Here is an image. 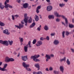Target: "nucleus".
Returning a JSON list of instances; mask_svg holds the SVG:
<instances>
[{"instance_id": "41", "label": "nucleus", "mask_w": 74, "mask_h": 74, "mask_svg": "<svg viewBox=\"0 0 74 74\" xmlns=\"http://www.w3.org/2000/svg\"><path fill=\"white\" fill-rule=\"evenodd\" d=\"M56 22H60V19L59 18H57L56 19Z\"/></svg>"}, {"instance_id": "37", "label": "nucleus", "mask_w": 74, "mask_h": 74, "mask_svg": "<svg viewBox=\"0 0 74 74\" xmlns=\"http://www.w3.org/2000/svg\"><path fill=\"white\" fill-rule=\"evenodd\" d=\"M15 60L12 58H10L9 62H14Z\"/></svg>"}, {"instance_id": "50", "label": "nucleus", "mask_w": 74, "mask_h": 74, "mask_svg": "<svg viewBox=\"0 0 74 74\" xmlns=\"http://www.w3.org/2000/svg\"><path fill=\"white\" fill-rule=\"evenodd\" d=\"M50 57H51V58H53L54 57V55L53 54H51L50 55Z\"/></svg>"}, {"instance_id": "45", "label": "nucleus", "mask_w": 74, "mask_h": 74, "mask_svg": "<svg viewBox=\"0 0 74 74\" xmlns=\"http://www.w3.org/2000/svg\"><path fill=\"white\" fill-rule=\"evenodd\" d=\"M37 74H42V72L41 71H38L37 72Z\"/></svg>"}, {"instance_id": "60", "label": "nucleus", "mask_w": 74, "mask_h": 74, "mask_svg": "<svg viewBox=\"0 0 74 74\" xmlns=\"http://www.w3.org/2000/svg\"><path fill=\"white\" fill-rule=\"evenodd\" d=\"M60 53H61L63 55H64V53H65V52H63V53L62 52H60Z\"/></svg>"}, {"instance_id": "1", "label": "nucleus", "mask_w": 74, "mask_h": 74, "mask_svg": "<svg viewBox=\"0 0 74 74\" xmlns=\"http://www.w3.org/2000/svg\"><path fill=\"white\" fill-rule=\"evenodd\" d=\"M38 57H40L39 55H35L34 56H32L31 58V59H33V60L35 62H40V60L38 59H36V58H38Z\"/></svg>"}, {"instance_id": "43", "label": "nucleus", "mask_w": 74, "mask_h": 74, "mask_svg": "<svg viewBox=\"0 0 74 74\" xmlns=\"http://www.w3.org/2000/svg\"><path fill=\"white\" fill-rule=\"evenodd\" d=\"M14 16L16 18H18L19 17V15L16 14L14 15Z\"/></svg>"}, {"instance_id": "10", "label": "nucleus", "mask_w": 74, "mask_h": 74, "mask_svg": "<svg viewBox=\"0 0 74 74\" xmlns=\"http://www.w3.org/2000/svg\"><path fill=\"white\" fill-rule=\"evenodd\" d=\"M52 10V6L49 5L47 7V10L48 11H50Z\"/></svg>"}, {"instance_id": "27", "label": "nucleus", "mask_w": 74, "mask_h": 74, "mask_svg": "<svg viewBox=\"0 0 74 74\" xmlns=\"http://www.w3.org/2000/svg\"><path fill=\"white\" fill-rule=\"evenodd\" d=\"M44 29L45 30H46L47 31V30H49V28L48 27V26L47 25H45L44 27Z\"/></svg>"}, {"instance_id": "3", "label": "nucleus", "mask_w": 74, "mask_h": 74, "mask_svg": "<svg viewBox=\"0 0 74 74\" xmlns=\"http://www.w3.org/2000/svg\"><path fill=\"white\" fill-rule=\"evenodd\" d=\"M0 43L2 44H3L4 45H6V46H8V45H9L8 42L7 40L3 41L1 40H0Z\"/></svg>"}, {"instance_id": "48", "label": "nucleus", "mask_w": 74, "mask_h": 74, "mask_svg": "<svg viewBox=\"0 0 74 74\" xmlns=\"http://www.w3.org/2000/svg\"><path fill=\"white\" fill-rule=\"evenodd\" d=\"M9 7L10 8H13V6H12L11 5H10V4L9 5Z\"/></svg>"}, {"instance_id": "44", "label": "nucleus", "mask_w": 74, "mask_h": 74, "mask_svg": "<svg viewBox=\"0 0 74 74\" xmlns=\"http://www.w3.org/2000/svg\"><path fill=\"white\" fill-rule=\"evenodd\" d=\"M45 40H49V37L48 36H47L46 38H45Z\"/></svg>"}, {"instance_id": "7", "label": "nucleus", "mask_w": 74, "mask_h": 74, "mask_svg": "<svg viewBox=\"0 0 74 74\" xmlns=\"http://www.w3.org/2000/svg\"><path fill=\"white\" fill-rule=\"evenodd\" d=\"M42 44V41L40 40L37 42V43L36 44V45L37 47H40V46Z\"/></svg>"}, {"instance_id": "17", "label": "nucleus", "mask_w": 74, "mask_h": 74, "mask_svg": "<svg viewBox=\"0 0 74 74\" xmlns=\"http://www.w3.org/2000/svg\"><path fill=\"white\" fill-rule=\"evenodd\" d=\"M34 19L35 21H36V22L38 21V20H39V18L38 16L36 15H35L34 16Z\"/></svg>"}, {"instance_id": "38", "label": "nucleus", "mask_w": 74, "mask_h": 74, "mask_svg": "<svg viewBox=\"0 0 74 74\" xmlns=\"http://www.w3.org/2000/svg\"><path fill=\"white\" fill-rule=\"evenodd\" d=\"M25 69L26 70H27V71H30L32 70H31V69H30V68H29V67L26 68Z\"/></svg>"}, {"instance_id": "30", "label": "nucleus", "mask_w": 74, "mask_h": 74, "mask_svg": "<svg viewBox=\"0 0 74 74\" xmlns=\"http://www.w3.org/2000/svg\"><path fill=\"white\" fill-rule=\"evenodd\" d=\"M69 27L70 28H73V27H74V25L71 24H69Z\"/></svg>"}, {"instance_id": "59", "label": "nucleus", "mask_w": 74, "mask_h": 74, "mask_svg": "<svg viewBox=\"0 0 74 74\" xmlns=\"http://www.w3.org/2000/svg\"><path fill=\"white\" fill-rule=\"evenodd\" d=\"M46 1L47 2V3H50V0H46Z\"/></svg>"}, {"instance_id": "53", "label": "nucleus", "mask_w": 74, "mask_h": 74, "mask_svg": "<svg viewBox=\"0 0 74 74\" xmlns=\"http://www.w3.org/2000/svg\"><path fill=\"white\" fill-rule=\"evenodd\" d=\"M71 52H73V53H74V49H71Z\"/></svg>"}, {"instance_id": "12", "label": "nucleus", "mask_w": 74, "mask_h": 74, "mask_svg": "<svg viewBox=\"0 0 74 74\" xmlns=\"http://www.w3.org/2000/svg\"><path fill=\"white\" fill-rule=\"evenodd\" d=\"M63 19H65V23L66 24H67L68 23V21H67V19L66 18H65V16L64 15H61V16Z\"/></svg>"}, {"instance_id": "52", "label": "nucleus", "mask_w": 74, "mask_h": 74, "mask_svg": "<svg viewBox=\"0 0 74 74\" xmlns=\"http://www.w3.org/2000/svg\"><path fill=\"white\" fill-rule=\"evenodd\" d=\"M37 30H38V31H40L41 30V28H40V27H38L37 28Z\"/></svg>"}, {"instance_id": "39", "label": "nucleus", "mask_w": 74, "mask_h": 74, "mask_svg": "<svg viewBox=\"0 0 74 74\" xmlns=\"http://www.w3.org/2000/svg\"><path fill=\"white\" fill-rule=\"evenodd\" d=\"M44 40H45V38H44L43 37H41L40 38V41H44Z\"/></svg>"}, {"instance_id": "21", "label": "nucleus", "mask_w": 74, "mask_h": 74, "mask_svg": "<svg viewBox=\"0 0 74 74\" xmlns=\"http://www.w3.org/2000/svg\"><path fill=\"white\" fill-rule=\"evenodd\" d=\"M35 66L36 68H38V70H39L40 69V65L38 64H36L34 65Z\"/></svg>"}, {"instance_id": "62", "label": "nucleus", "mask_w": 74, "mask_h": 74, "mask_svg": "<svg viewBox=\"0 0 74 74\" xmlns=\"http://www.w3.org/2000/svg\"><path fill=\"white\" fill-rule=\"evenodd\" d=\"M28 45L29 48H31L32 47V45Z\"/></svg>"}, {"instance_id": "63", "label": "nucleus", "mask_w": 74, "mask_h": 74, "mask_svg": "<svg viewBox=\"0 0 74 74\" xmlns=\"http://www.w3.org/2000/svg\"><path fill=\"white\" fill-rule=\"evenodd\" d=\"M33 74H37V72H34Z\"/></svg>"}, {"instance_id": "11", "label": "nucleus", "mask_w": 74, "mask_h": 74, "mask_svg": "<svg viewBox=\"0 0 74 74\" xmlns=\"http://www.w3.org/2000/svg\"><path fill=\"white\" fill-rule=\"evenodd\" d=\"M22 59L25 62V61H26L27 60V56H22L21 57Z\"/></svg>"}, {"instance_id": "46", "label": "nucleus", "mask_w": 74, "mask_h": 74, "mask_svg": "<svg viewBox=\"0 0 74 74\" xmlns=\"http://www.w3.org/2000/svg\"><path fill=\"white\" fill-rule=\"evenodd\" d=\"M55 35V33H52L51 34V36H54Z\"/></svg>"}, {"instance_id": "42", "label": "nucleus", "mask_w": 74, "mask_h": 74, "mask_svg": "<svg viewBox=\"0 0 74 74\" xmlns=\"http://www.w3.org/2000/svg\"><path fill=\"white\" fill-rule=\"evenodd\" d=\"M49 71H52L53 70V68L51 66L49 68Z\"/></svg>"}, {"instance_id": "2", "label": "nucleus", "mask_w": 74, "mask_h": 74, "mask_svg": "<svg viewBox=\"0 0 74 74\" xmlns=\"http://www.w3.org/2000/svg\"><path fill=\"white\" fill-rule=\"evenodd\" d=\"M8 66V64H5L3 68L0 67V70L2 71H6V72H7V71H8V70L5 69H6V67H7Z\"/></svg>"}, {"instance_id": "55", "label": "nucleus", "mask_w": 74, "mask_h": 74, "mask_svg": "<svg viewBox=\"0 0 74 74\" xmlns=\"http://www.w3.org/2000/svg\"><path fill=\"white\" fill-rule=\"evenodd\" d=\"M17 1L18 3H21V0H17Z\"/></svg>"}, {"instance_id": "24", "label": "nucleus", "mask_w": 74, "mask_h": 74, "mask_svg": "<svg viewBox=\"0 0 74 74\" xmlns=\"http://www.w3.org/2000/svg\"><path fill=\"white\" fill-rule=\"evenodd\" d=\"M36 25V23L34 22L31 25L29 26L30 28H32L33 27Z\"/></svg>"}, {"instance_id": "34", "label": "nucleus", "mask_w": 74, "mask_h": 74, "mask_svg": "<svg viewBox=\"0 0 74 74\" xmlns=\"http://www.w3.org/2000/svg\"><path fill=\"white\" fill-rule=\"evenodd\" d=\"M53 73L55 74H59V72L56 70H54L53 71Z\"/></svg>"}, {"instance_id": "4", "label": "nucleus", "mask_w": 74, "mask_h": 74, "mask_svg": "<svg viewBox=\"0 0 74 74\" xmlns=\"http://www.w3.org/2000/svg\"><path fill=\"white\" fill-rule=\"evenodd\" d=\"M22 65L24 67V68H27V67H29L30 65L29 64H27L25 62H23L22 63Z\"/></svg>"}, {"instance_id": "15", "label": "nucleus", "mask_w": 74, "mask_h": 74, "mask_svg": "<svg viewBox=\"0 0 74 74\" xmlns=\"http://www.w3.org/2000/svg\"><path fill=\"white\" fill-rule=\"evenodd\" d=\"M29 6V4L27 3H26L23 4V7L24 8H27Z\"/></svg>"}, {"instance_id": "29", "label": "nucleus", "mask_w": 74, "mask_h": 74, "mask_svg": "<svg viewBox=\"0 0 74 74\" xmlns=\"http://www.w3.org/2000/svg\"><path fill=\"white\" fill-rule=\"evenodd\" d=\"M27 22L29 23H31L32 22V18L30 17L29 19L28 20Z\"/></svg>"}, {"instance_id": "47", "label": "nucleus", "mask_w": 74, "mask_h": 74, "mask_svg": "<svg viewBox=\"0 0 74 74\" xmlns=\"http://www.w3.org/2000/svg\"><path fill=\"white\" fill-rule=\"evenodd\" d=\"M41 6H39L37 7L36 9L37 10H40V9H41Z\"/></svg>"}, {"instance_id": "49", "label": "nucleus", "mask_w": 74, "mask_h": 74, "mask_svg": "<svg viewBox=\"0 0 74 74\" xmlns=\"http://www.w3.org/2000/svg\"><path fill=\"white\" fill-rule=\"evenodd\" d=\"M14 16L12 15V20H14V19H15V17H14Z\"/></svg>"}, {"instance_id": "31", "label": "nucleus", "mask_w": 74, "mask_h": 74, "mask_svg": "<svg viewBox=\"0 0 74 74\" xmlns=\"http://www.w3.org/2000/svg\"><path fill=\"white\" fill-rule=\"evenodd\" d=\"M65 34V31H64L62 33V36L63 38H64L65 37V35L64 34Z\"/></svg>"}, {"instance_id": "5", "label": "nucleus", "mask_w": 74, "mask_h": 74, "mask_svg": "<svg viewBox=\"0 0 74 74\" xmlns=\"http://www.w3.org/2000/svg\"><path fill=\"white\" fill-rule=\"evenodd\" d=\"M27 14H24V21L25 23H27V21L29 19V17L27 16Z\"/></svg>"}, {"instance_id": "33", "label": "nucleus", "mask_w": 74, "mask_h": 74, "mask_svg": "<svg viewBox=\"0 0 74 74\" xmlns=\"http://www.w3.org/2000/svg\"><path fill=\"white\" fill-rule=\"evenodd\" d=\"M19 40H20V42H23V38L20 37H19Z\"/></svg>"}, {"instance_id": "57", "label": "nucleus", "mask_w": 74, "mask_h": 74, "mask_svg": "<svg viewBox=\"0 0 74 74\" xmlns=\"http://www.w3.org/2000/svg\"><path fill=\"white\" fill-rule=\"evenodd\" d=\"M45 70L47 71H49V70L48 69V68H47L45 69Z\"/></svg>"}, {"instance_id": "20", "label": "nucleus", "mask_w": 74, "mask_h": 74, "mask_svg": "<svg viewBox=\"0 0 74 74\" xmlns=\"http://www.w3.org/2000/svg\"><path fill=\"white\" fill-rule=\"evenodd\" d=\"M24 51L26 52H27V49H28V45H26V46H24Z\"/></svg>"}, {"instance_id": "25", "label": "nucleus", "mask_w": 74, "mask_h": 74, "mask_svg": "<svg viewBox=\"0 0 74 74\" xmlns=\"http://www.w3.org/2000/svg\"><path fill=\"white\" fill-rule=\"evenodd\" d=\"M64 5H65V4L63 3H60L59 4V7H61V8H62V7H64Z\"/></svg>"}, {"instance_id": "54", "label": "nucleus", "mask_w": 74, "mask_h": 74, "mask_svg": "<svg viewBox=\"0 0 74 74\" xmlns=\"http://www.w3.org/2000/svg\"><path fill=\"white\" fill-rule=\"evenodd\" d=\"M36 12L37 14H38V13H39V12H40V11L36 9Z\"/></svg>"}, {"instance_id": "6", "label": "nucleus", "mask_w": 74, "mask_h": 74, "mask_svg": "<svg viewBox=\"0 0 74 74\" xmlns=\"http://www.w3.org/2000/svg\"><path fill=\"white\" fill-rule=\"evenodd\" d=\"M3 32L4 34L6 35H10V32L8 31V30L7 29H5L3 30Z\"/></svg>"}, {"instance_id": "61", "label": "nucleus", "mask_w": 74, "mask_h": 74, "mask_svg": "<svg viewBox=\"0 0 74 74\" xmlns=\"http://www.w3.org/2000/svg\"><path fill=\"white\" fill-rule=\"evenodd\" d=\"M3 63V62H0V66H1L2 65V64Z\"/></svg>"}, {"instance_id": "40", "label": "nucleus", "mask_w": 74, "mask_h": 74, "mask_svg": "<svg viewBox=\"0 0 74 74\" xmlns=\"http://www.w3.org/2000/svg\"><path fill=\"white\" fill-rule=\"evenodd\" d=\"M69 34H70V33H69V32L68 31H66V36H68L69 35Z\"/></svg>"}, {"instance_id": "13", "label": "nucleus", "mask_w": 74, "mask_h": 74, "mask_svg": "<svg viewBox=\"0 0 74 74\" xmlns=\"http://www.w3.org/2000/svg\"><path fill=\"white\" fill-rule=\"evenodd\" d=\"M60 71L62 72V73H64V67L63 66H61L60 67Z\"/></svg>"}, {"instance_id": "23", "label": "nucleus", "mask_w": 74, "mask_h": 74, "mask_svg": "<svg viewBox=\"0 0 74 74\" xmlns=\"http://www.w3.org/2000/svg\"><path fill=\"white\" fill-rule=\"evenodd\" d=\"M0 8L1 10H3L4 8V6L2 5L1 3H0Z\"/></svg>"}, {"instance_id": "32", "label": "nucleus", "mask_w": 74, "mask_h": 74, "mask_svg": "<svg viewBox=\"0 0 74 74\" xmlns=\"http://www.w3.org/2000/svg\"><path fill=\"white\" fill-rule=\"evenodd\" d=\"M8 42H9L10 45H12V44H13V41L11 40L10 41V40H8Z\"/></svg>"}, {"instance_id": "35", "label": "nucleus", "mask_w": 74, "mask_h": 74, "mask_svg": "<svg viewBox=\"0 0 74 74\" xmlns=\"http://www.w3.org/2000/svg\"><path fill=\"white\" fill-rule=\"evenodd\" d=\"M37 42V40L36 39H34L33 40L32 42V43L33 44H35L36 43V42Z\"/></svg>"}, {"instance_id": "22", "label": "nucleus", "mask_w": 74, "mask_h": 74, "mask_svg": "<svg viewBox=\"0 0 74 74\" xmlns=\"http://www.w3.org/2000/svg\"><path fill=\"white\" fill-rule=\"evenodd\" d=\"M66 57H64L62 59H60V62H62L63 61L64 62H66Z\"/></svg>"}, {"instance_id": "51", "label": "nucleus", "mask_w": 74, "mask_h": 74, "mask_svg": "<svg viewBox=\"0 0 74 74\" xmlns=\"http://www.w3.org/2000/svg\"><path fill=\"white\" fill-rule=\"evenodd\" d=\"M30 44H31V41H29L28 42V44L27 45H28V47L29 46V45H30Z\"/></svg>"}, {"instance_id": "56", "label": "nucleus", "mask_w": 74, "mask_h": 74, "mask_svg": "<svg viewBox=\"0 0 74 74\" xmlns=\"http://www.w3.org/2000/svg\"><path fill=\"white\" fill-rule=\"evenodd\" d=\"M0 28L1 30H3V27L1 26L0 27Z\"/></svg>"}, {"instance_id": "8", "label": "nucleus", "mask_w": 74, "mask_h": 74, "mask_svg": "<svg viewBox=\"0 0 74 74\" xmlns=\"http://www.w3.org/2000/svg\"><path fill=\"white\" fill-rule=\"evenodd\" d=\"M45 57L47 58L46 59V62H48L49 60V59H51V56L49 54H46Z\"/></svg>"}, {"instance_id": "19", "label": "nucleus", "mask_w": 74, "mask_h": 74, "mask_svg": "<svg viewBox=\"0 0 74 74\" xmlns=\"http://www.w3.org/2000/svg\"><path fill=\"white\" fill-rule=\"evenodd\" d=\"M10 58H9V57H6L5 58V62L7 63L10 62Z\"/></svg>"}, {"instance_id": "26", "label": "nucleus", "mask_w": 74, "mask_h": 74, "mask_svg": "<svg viewBox=\"0 0 74 74\" xmlns=\"http://www.w3.org/2000/svg\"><path fill=\"white\" fill-rule=\"evenodd\" d=\"M66 63L68 66H70V61L69 60V59H67L66 61Z\"/></svg>"}, {"instance_id": "16", "label": "nucleus", "mask_w": 74, "mask_h": 74, "mask_svg": "<svg viewBox=\"0 0 74 74\" xmlns=\"http://www.w3.org/2000/svg\"><path fill=\"white\" fill-rule=\"evenodd\" d=\"M59 40H55L53 42V43L55 45H58V44H59Z\"/></svg>"}, {"instance_id": "14", "label": "nucleus", "mask_w": 74, "mask_h": 74, "mask_svg": "<svg viewBox=\"0 0 74 74\" xmlns=\"http://www.w3.org/2000/svg\"><path fill=\"white\" fill-rule=\"evenodd\" d=\"M54 15L56 16L57 17H61V15H60L57 12H54Z\"/></svg>"}, {"instance_id": "64", "label": "nucleus", "mask_w": 74, "mask_h": 74, "mask_svg": "<svg viewBox=\"0 0 74 74\" xmlns=\"http://www.w3.org/2000/svg\"><path fill=\"white\" fill-rule=\"evenodd\" d=\"M72 22L74 23V18L72 19Z\"/></svg>"}, {"instance_id": "9", "label": "nucleus", "mask_w": 74, "mask_h": 74, "mask_svg": "<svg viewBox=\"0 0 74 74\" xmlns=\"http://www.w3.org/2000/svg\"><path fill=\"white\" fill-rule=\"evenodd\" d=\"M15 26L16 27H17V29H20L21 28H23V25L21 24H19V26L18 25H15Z\"/></svg>"}, {"instance_id": "58", "label": "nucleus", "mask_w": 74, "mask_h": 74, "mask_svg": "<svg viewBox=\"0 0 74 74\" xmlns=\"http://www.w3.org/2000/svg\"><path fill=\"white\" fill-rule=\"evenodd\" d=\"M20 55H21V54H20V53H18V55L17 56V57H19V56H20Z\"/></svg>"}, {"instance_id": "28", "label": "nucleus", "mask_w": 74, "mask_h": 74, "mask_svg": "<svg viewBox=\"0 0 74 74\" xmlns=\"http://www.w3.org/2000/svg\"><path fill=\"white\" fill-rule=\"evenodd\" d=\"M0 26L1 27L4 26H5V23L0 21Z\"/></svg>"}, {"instance_id": "18", "label": "nucleus", "mask_w": 74, "mask_h": 74, "mask_svg": "<svg viewBox=\"0 0 74 74\" xmlns=\"http://www.w3.org/2000/svg\"><path fill=\"white\" fill-rule=\"evenodd\" d=\"M48 18L49 19H54L55 17L53 15H49L48 16Z\"/></svg>"}, {"instance_id": "36", "label": "nucleus", "mask_w": 74, "mask_h": 74, "mask_svg": "<svg viewBox=\"0 0 74 74\" xmlns=\"http://www.w3.org/2000/svg\"><path fill=\"white\" fill-rule=\"evenodd\" d=\"M9 4H7L6 5H5L4 6V7L5 8H8L9 7Z\"/></svg>"}]
</instances>
